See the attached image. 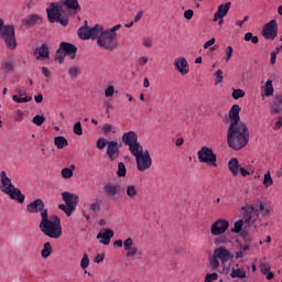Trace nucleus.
Returning <instances> with one entry per match:
<instances>
[{
  "instance_id": "f257e3e1",
  "label": "nucleus",
  "mask_w": 282,
  "mask_h": 282,
  "mask_svg": "<svg viewBox=\"0 0 282 282\" xmlns=\"http://www.w3.org/2000/svg\"><path fill=\"white\" fill-rule=\"evenodd\" d=\"M240 112L239 105L231 106L229 110L230 126L227 130V144L234 151H241L250 142V130H248V124L241 121Z\"/></svg>"
},
{
  "instance_id": "f03ea898",
  "label": "nucleus",
  "mask_w": 282,
  "mask_h": 282,
  "mask_svg": "<svg viewBox=\"0 0 282 282\" xmlns=\"http://www.w3.org/2000/svg\"><path fill=\"white\" fill-rule=\"evenodd\" d=\"M240 217L241 219H238L234 224V228H231V232H235L236 235H239V232L243 230V224L249 228H259L262 224L261 217H259V214H257V209H254V205L252 204H246L241 207Z\"/></svg>"
},
{
  "instance_id": "7ed1b4c3",
  "label": "nucleus",
  "mask_w": 282,
  "mask_h": 282,
  "mask_svg": "<svg viewBox=\"0 0 282 282\" xmlns=\"http://www.w3.org/2000/svg\"><path fill=\"white\" fill-rule=\"evenodd\" d=\"M40 230L45 237H50V239H61L63 237L61 218L56 215L50 217V214L44 212L40 221Z\"/></svg>"
},
{
  "instance_id": "20e7f679",
  "label": "nucleus",
  "mask_w": 282,
  "mask_h": 282,
  "mask_svg": "<svg viewBox=\"0 0 282 282\" xmlns=\"http://www.w3.org/2000/svg\"><path fill=\"white\" fill-rule=\"evenodd\" d=\"M132 155L135 158L137 170L139 173H144V171H149V169L153 166V159L151 158L149 150L141 148L140 150H137V152H133Z\"/></svg>"
},
{
  "instance_id": "39448f33",
  "label": "nucleus",
  "mask_w": 282,
  "mask_h": 282,
  "mask_svg": "<svg viewBox=\"0 0 282 282\" xmlns=\"http://www.w3.org/2000/svg\"><path fill=\"white\" fill-rule=\"evenodd\" d=\"M63 7L59 2H52L51 7L46 9L47 19L50 23H59L63 28H67L69 20L61 13Z\"/></svg>"
},
{
  "instance_id": "423d86ee",
  "label": "nucleus",
  "mask_w": 282,
  "mask_h": 282,
  "mask_svg": "<svg viewBox=\"0 0 282 282\" xmlns=\"http://www.w3.org/2000/svg\"><path fill=\"white\" fill-rule=\"evenodd\" d=\"M0 39L4 41V45L7 50L14 51L17 50V32L14 30V25L12 24H6L1 32H0Z\"/></svg>"
},
{
  "instance_id": "0eeeda50",
  "label": "nucleus",
  "mask_w": 282,
  "mask_h": 282,
  "mask_svg": "<svg viewBox=\"0 0 282 282\" xmlns=\"http://www.w3.org/2000/svg\"><path fill=\"white\" fill-rule=\"evenodd\" d=\"M104 32H105V28L102 26V24H96L94 28H89V26L79 28L77 31V34L79 39H82V41H89V39H91V41H96V40L98 41V37Z\"/></svg>"
},
{
  "instance_id": "6e6552de",
  "label": "nucleus",
  "mask_w": 282,
  "mask_h": 282,
  "mask_svg": "<svg viewBox=\"0 0 282 282\" xmlns=\"http://www.w3.org/2000/svg\"><path fill=\"white\" fill-rule=\"evenodd\" d=\"M97 45L107 52H115V50H118L119 47L118 37H115L110 33H107V31H104L97 39Z\"/></svg>"
},
{
  "instance_id": "1a4fd4ad",
  "label": "nucleus",
  "mask_w": 282,
  "mask_h": 282,
  "mask_svg": "<svg viewBox=\"0 0 282 282\" xmlns=\"http://www.w3.org/2000/svg\"><path fill=\"white\" fill-rule=\"evenodd\" d=\"M197 158L200 164H207L208 166L217 169V154H215L213 148H208L206 145L202 147L197 152Z\"/></svg>"
},
{
  "instance_id": "9d476101",
  "label": "nucleus",
  "mask_w": 282,
  "mask_h": 282,
  "mask_svg": "<svg viewBox=\"0 0 282 282\" xmlns=\"http://www.w3.org/2000/svg\"><path fill=\"white\" fill-rule=\"evenodd\" d=\"M121 141L124 147H128L131 155L142 149V144L138 141V133H135V131L123 133Z\"/></svg>"
},
{
  "instance_id": "9b49d317",
  "label": "nucleus",
  "mask_w": 282,
  "mask_h": 282,
  "mask_svg": "<svg viewBox=\"0 0 282 282\" xmlns=\"http://www.w3.org/2000/svg\"><path fill=\"white\" fill-rule=\"evenodd\" d=\"M228 228H230V221L226 218H218L212 224L210 232L213 237H221L226 235Z\"/></svg>"
},
{
  "instance_id": "f8f14e48",
  "label": "nucleus",
  "mask_w": 282,
  "mask_h": 282,
  "mask_svg": "<svg viewBox=\"0 0 282 282\" xmlns=\"http://www.w3.org/2000/svg\"><path fill=\"white\" fill-rule=\"evenodd\" d=\"M26 210L31 215H37L40 213L41 219H43V214L50 215V210L45 208V203L41 198H36L35 200L29 203L26 205Z\"/></svg>"
},
{
  "instance_id": "ddd939ff",
  "label": "nucleus",
  "mask_w": 282,
  "mask_h": 282,
  "mask_svg": "<svg viewBox=\"0 0 282 282\" xmlns=\"http://www.w3.org/2000/svg\"><path fill=\"white\" fill-rule=\"evenodd\" d=\"M278 34H279V24L276 23V20H271L267 24H264L262 29V36L267 41H274Z\"/></svg>"
},
{
  "instance_id": "4468645a",
  "label": "nucleus",
  "mask_w": 282,
  "mask_h": 282,
  "mask_svg": "<svg viewBox=\"0 0 282 282\" xmlns=\"http://www.w3.org/2000/svg\"><path fill=\"white\" fill-rule=\"evenodd\" d=\"M102 191L106 197L118 199L120 197V185L118 183L108 182L104 184Z\"/></svg>"
},
{
  "instance_id": "2eb2a0df",
  "label": "nucleus",
  "mask_w": 282,
  "mask_h": 282,
  "mask_svg": "<svg viewBox=\"0 0 282 282\" xmlns=\"http://www.w3.org/2000/svg\"><path fill=\"white\" fill-rule=\"evenodd\" d=\"M122 144H118L116 141H109L106 150V155H108L110 162H113L117 158H120V148Z\"/></svg>"
},
{
  "instance_id": "dca6fc26",
  "label": "nucleus",
  "mask_w": 282,
  "mask_h": 282,
  "mask_svg": "<svg viewBox=\"0 0 282 282\" xmlns=\"http://www.w3.org/2000/svg\"><path fill=\"white\" fill-rule=\"evenodd\" d=\"M214 254L221 261V263H228L235 256L226 247H218L215 249Z\"/></svg>"
},
{
  "instance_id": "f3484780",
  "label": "nucleus",
  "mask_w": 282,
  "mask_h": 282,
  "mask_svg": "<svg viewBox=\"0 0 282 282\" xmlns=\"http://www.w3.org/2000/svg\"><path fill=\"white\" fill-rule=\"evenodd\" d=\"M0 177H1V191L2 193H4V195H8L15 186L14 184H12V180H10V177H8V174L6 173V171H2L0 173Z\"/></svg>"
},
{
  "instance_id": "a211bd4d",
  "label": "nucleus",
  "mask_w": 282,
  "mask_h": 282,
  "mask_svg": "<svg viewBox=\"0 0 282 282\" xmlns=\"http://www.w3.org/2000/svg\"><path fill=\"white\" fill-rule=\"evenodd\" d=\"M123 250H126V257H135V254H142V251L138 250V247L133 246V239L128 238L123 241Z\"/></svg>"
},
{
  "instance_id": "6ab92c4d",
  "label": "nucleus",
  "mask_w": 282,
  "mask_h": 282,
  "mask_svg": "<svg viewBox=\"0 0 282 282\" xmlns=\"http://www.w3.org/2000/svg\"><path fill=\"white\" fill-rule=\"evenodd\" d=\"M174 67L182 76H186L188 74L189 68H188V62L186 61L185 57H176L174 59Z\"/></svg>"
},
{
  "instance_id": "aec40b11",
  "label": "nucleus",
  "mask_w": 282,
  "mask_h": 282,
  "mask_svg": "<svg viewBox=\"0 0 282 282\" xmlns=\"http://www.w3.org/2000/svg\"><path fill=\"white\" fill-rule=\"evenodd\" d=\"M34 56L36 61L50 59V46L47 43H44L40 47L35 48Z\"/></svg>"
},
{
  "instance_id": "412c9836",
  "label": "nucleus",
  "mask_w": 282,
  "mask_h": 282,
  "mask_svg": "<svg viewBox=\"0 0 282 282\" xmlns=\"http://www.w3.org/2000/svg\"><path fill=\"white\" fill-rule=\"evenodd\" d=\"M59 46H61V50H63L64 54L66 56H69L72 61L76 58V52H78V47H76V45L67 42H62Z\"/></svg>"
},
{
  "instance_id": "4be33fe9",
  "label": "nucleus",
  "mask_w": 282,
  "mask_h": 282,
  "mask_svg": "<svg viewBox=\"0 0 282 282\" xmlns=\"http://www.w3.org/2000/svg\"><path fill=\"white\" fill-rule=\"evenodd\" d=\"M62 199L63 202H65L66 205L73 206V208H76V206H78V202H80V199L78 198V195L69 192H63Z\"/></svg>"
},
{
  "instance_id": "5701e85b",
  "label": "nucleus",
  "mask_w": 282,
  "mask_h": 282,
  "mask_svg": "<svg viewBox=\"0 0 282 282\" xmlns=\"http://www.w3.org/2000/svg\"><path fill=\"white\" fill-rule=\"evenodd\" d=\"M113 235V230L104 229L97 235V239H100L99 243H102L104 246H109V243H111Z\"/></svg>"
},
{
  "instance_id": "b1692460",
  "label": "nucleus",
  "mask_w": 282,
  "mask_h": 282,
  "mask_svg": "<svg viewBox=\"0 0 282 282\" xmlns=\"http://www.w3.org/2000/svg\"><path fill=\"white\" fill-rule=\"evenodd\" d=\"M230 2L218 6L217 12L214 14V21L217 22L219 19H224L230 12Z\"/></svg>"
},
{
  "instance_id": "393cba45",
  "label": "nucleus",
  "mask_w": 282,
  "mask_h": 282,
  "mask_svg": "<svg viewBox=\"0 0 282 282\" xmlns=\"http://www.w3.org/2000/svg\"><path fill=\"white\" fill-rule=\"evenodd\" d=\"M10 199H13V202H18V204H23L25 202V195L19 189V187L12 188L8 194H7Z\"/></svg>"
},
{
  "instance_id": "a878e982",
  "label": "nucleus",
  "mask_w": 282,
  "mask_h": 282,
  "mask_svg": "<svg viewBox=\"0 0 282 282\" xmlns=\"http://www.w3.org/2000/svg\"><path fill=\"white\" fill-rule=\"evenodd\" d=\"M271 113H281L282 111V94L275 95L271 104Z\"/></svg>"
},
{
  "instance_id": "bb28decb",
  "label": "nucleus",
  "mask_w": 282,
  "mask_h": 282,
  "mask_svg": "<svg viewBox=\"0 0 282 282\" xmlns=\"http://www.w3.org/2000/svg\"><path fill=\"white\" fill-rule=\"evenodd\" d=\"M254 210H257V215L261 218V224H263V217H270V208L265 207L263 203L259 205H253Z\"/></svg>"
},
{
  "instance_id": "cd10ccee",
  "label": "nucleus",
  "mask_w": 282,
  "mask_h": 282,
  "mask_svg": "<svg viewBox=\"0 0 282 282\" xmlns=\"http://www.w3.org/2000/svg\"><path fill=\"white\" fill-rule=\"evenodd\" d=\"M62 8H67L68 10H74L75 12H80V4L78 3V0H62L59 2Z\"/></svg>"
},
{
  "instance_id": "c85d7f7f",
  "label": "nucleus",
  "mask_w": 282,
  "mask_h": 282,
  "mask_svg": "<svg viewBox=\"0 0 282 282\" xmlns=\"http://www.w3.org/2000/svg\"><path fill=\"white\" fill-rule=\"evenodd\" d=\"M261 96H267V98H270V96H274V86L272 85V79H268L265 82V85L262 87Z\"/></svg>"
},
{
  "instance_id": "c756f323",
  "label": "nucleus",
  "mask_w": 282,
  "mask_h": 282,
  "mask_svg": "<svg viewBox=\"0 0 282 282\" xmlns=\"http://www.w3.org/2000/svg\"><path fill=\"white\" fill-rule=\"evenodd\" d=\"M228 169L234 177H237L239 175V160L237 158H232L228 162Z\"/></svg>"
},
{
  "instance_id": "7c9ffc66",
  "label": "nucleus",
  "mask_w": 282,
  "mask_h": 282,
  "mask_svg": "<svg viewBox=\"0 0 282 282\" xmlns=\"http://www.w3.org/2000/svg\"><path fill=\"white\" fill-rule=\"evenodd\" d=\"M40 21L41 18L37 14H31L23 20V24L28 25L29 28H32L36 25V23H39Z\"/></svg>"
},
{
  "instance_id": "2f4dec72",
  "label": "nucleus",
  "mask_w": 282,
  "mask_h": 282,
  "mask_svg": "<svg viewBox=\"0 0 282 282\" xmlns=\"http://www.w3.org/2000/svg\"><path fill=\"white\" fill-rule=\"evenodd\" d=\"M54 144L57 149H65V147L69 145V142L65 137L59 135L54 138Z\"/></svg>"
},
{
  "instance_id": "473e14b6",
  "label": "nucleus",
  "mask_w": 282,
  "mask_h": 282,
  "mask_svg": "<svg viewBox=\"0 0 282 282\" xmlns=\"http://www.w3.org/2000/svg\"><path fill=\"white\" fill-rule=\"evenodd\" d=\"M126 195L129 199H135L138 197V188L135 185H128L126 187Z\"/></svg>"
},
{
  "instance_id": "72a5a7b5",
  "label": "nucleus",
  "mask_w": 282,
  "mask_h": 282,
  "mask_svg": "<svg viewBox=\"0 0 282 282\" xmlns=\"http://www.w3.org/2000/svg\"><path fill=\"white\" fill-rule=\"evenodd\" d=\"M90 210L95 215H98L102 210V199L96 198L94 203L90 204Z\"/></svg>"
},
{
  "instance_id": "f704fd0d",
  "label": "nucleus",
  "mask_w": 282,
  "mask_h": 282,
  "mask_svg": "<svg viewBox=\"0 0 282 282\" xmlns=\"http://www.w3.org/2000/svg\"><path fill=\"white\" fill-rule=\"evenodd\" d=\"M231 279H246V271L241 268L231 269Z\"/></svg>"
},
{
  "instance_id": "c9c22d12",
  "label": "nucleus",
  "mask_w": 282,
  "mask_h": 282,
  "mask_svg": "<svg viewBox=\"0 0 282 282\" xmlns=\"http://www.w3.org/2000/svg\"><path fill=\"white\" fill-rule=\"evenodd\" d=\"M1 69L2 72H4V74H12V72H14V62H3L1 65Z\"/></svg>"
},
{
  "instance_id": "e433bc0d",
  "label": "nucleus",
  "mask_w": 282,
  "mask_h": 282,
  "mask_svg": "<svg viewBox=\"0 0 282 282\" xmlns=\"http://www.w3.org/2000/svg\"><path fill=\"white\" fill-rule=\"evenodd\" d=\"M59 210H63L67 217H72V213L76 210L74 206L67 205V204H59L58 205Z\"/></svg>"
},
{
  "instance_id": "4c0bfd02",
  "label": "nucleus",
  "mask_w": 282,
  "mask_h": 282,
  "mask_svg": "<svg viewBox=\"0 0 282 282\" xmlns=\"http://www.w3.org/2000/svg\"><path fill=\"white\" fill-rule=\"evenodd\" d=\"M52 254V243L45 242L41 251L42 259H47Z\"/></svg>"
},
{
  "instance_id": "58836bf2",
  "label": "nucleus",
  "mask_w": 282,
  "mask_h": 282,
  "mask_svg": "<svg viewBox=\"0 0 282 282\" xmlns=\"http://www.w3.org/2000/svg\"><path fill=\"white\" fill-rule=\"evenodd\" d=\"M74 169H76L75 165H70L69 167H65L62 170V177H64V180H69L70 177H74Z\"/></svg>"
},
{
  "instance_id": "ea45409f",
  "label": "nucleus",
  "mask_w": 282,
  "mask_h": 282,
  "mask_svg": "<svg viewBox=\"0 0 282 282\" xmlns=\"http://www.w3.org/2000/svg\"><path fill=\"white\" fill-rule=\"evenodd\" d=\"M248 250H250V245H240L239 251L236 252V259H243Z\"/></svg>"
},
{
  "instance_id": "a19ab883",
  "label": "nucleus",
  "mask_w": 282,
  "mask_h": 282,
  "mask_svg": "<svg viewBox=\"0 0 282 282\" xmlns=\"http://www.w3.org/2000/svg\"><path fill=\"white\" fill-rule=\"evenodd\" d=\"M262 184H263L264 188H270V186H272L274 184V180H272V174H270V172H267L264 174Z\"/></svg>"
},
{
  "instance_id": "79ce46f5",
  "label": "nucleus",
  "mask_w": 282,
  "mask_h": 282,
  "mask_svg": "<svg viewBox=\"0 0 282 282\" xmlns=\"http://www.w3.org/2000/svg\"><path fill=\"white\" fill-rule=\"evenodd\" d=\"M12 100L13 102H18L19 105H21L23 102H31L32 96L19 97L17 95H13Z\"/></svg>"
},
{
  "instance_id": "37998d69",
  "label": "nucleus",
  "mask_w": 282,
  "mask_h": 282,
  "mask_svg": "<svg viewBox=\"0 0 282 282\" xmlns=\"http://www.w3.org/2000/svg\"><path fill=\"white\" fill-rule=\"evenodd\" d=\"M117 177H127V166L124 163H118Z\"/></svg>"
},
{
  "instance_id": "c03bdc74",
  "label": "nucleus",
  "mask_w": 282,
  "mask_h": 282,
  "mask_svg": "<svg viewBox=\"0 0 282 282\" xmlns=\"http://www.w3.org/2000/svg\"><path fill=\"white\" fill-rule=\"evenodd\" d=\"M122 28V24H116L115 26H112L111 29H107L104 30L105 32H107L108 34H110L111 36H115L116 39H118V30H120Z\"/></svg>"
},
{
  "instance_id": "a18cd8bd",
  "label": "nucleus",
  "mask_w": 282,
  "mask_h": 282,
  "mask_svg": "<svg viewBox=\"0 0 282 282\" xmlns=\"http://www.w3.org/2000/svg\"><path fill=\"white\" fill-rule=\"evenodd\" d=\"M65 51H63L59 45V47L56 51L55 61H58L59 64H63V62L65 61Z\"/></svg>"
},
{
  "instance_id": "49530a36",
  "label": "nucleus",
  "mask_w": 282,
  "mask_h": 282,
  "mask_svg": "<svg viewBox=\"0 0 282 282\" xmlns=\"http://www.w3.org/2000/svg\"><path fill=\"white\" fill-rule=\"evenodd\" d=\"M32 122L33 124H36V127H41L45 122V116L37 115L32 119Z\"/></svg>"
},
{
  "instance_id": "de8ad7c7",
  "label": "nucleus",
  "mask_w": 282,
  "mask_h": 282,
  "mask_svg": "<svg viewBox=\"0 0 282 282\" xmlns=\"http://www.w3.org/2000/svg\"><path fill=\"white\" fill-rule=\"evenodd\" d=\"M215 85H219V83H224V70L218 69L215 74Z\"/></svg>"
},
{
  "instance_id": "09e8293b",
  "label": "nucleus",
  "mask_w": 282,
  "mask_h": 282,
  "mask_svg": "<svg viewBox=\"0 0 282 282\" xmlns=\"http://www.w3.org/2000/svg\"><path fill=\"white\" fill-rule=\"evenodd\" d=\"M80 268L83 270H87V268H89V256L87 253H84L82 258Z\"/></svg>"
},
{
  "instance_id": "8fccbe9b",
  "label": "nucleus",
  "mask_w": 282,
  "mask_h": 282,
  "mask_svg": "<svg viewBox=\"0 0 282 282\" xmlns=\"http://www.w3.org/2000/svg\"><path fill=\"white\" fill-rule=\"evenodd\" d=\"M73 132L75 135H83V126L80 121H77L73 127Z\"/></svg>"
},
{
  "instance_id": "3c124183",
  "label": "nucleus",
  "mask_w": 282,
  "mask_h": 282,
  "mask_svg": "<svg viewBox=\"0 0 282 282\" xmlns=\"http://www.w3.org/2000/svg\"><path fill=\"white\" fill-rule=\"evenodd\" d=\"M209 265L213 270H217V268H219V258L214 254L209 261Z\"/></svg>"
},
{
  "instance_id": "603ef678",
  "label": "nucleus",
  "mask_w": 282,
  "mask_h": 282,
  "mask_svg": "<svg viewBox=\"0 0 282 282\" xmlns=\"http://www.w3.org/2000/svg\"><path fill=\"white\" fill-rule=\"evenodd\" d=\"M232 98L234 100H239V98H243V96H246V91L241 90V89H235L232 91Z\"/></svg>"
},
{
  "instance_id": "864d4df0",
  "label": "nucleus",
  "mask_w": 282,
  "mask_h": 282,
  "mask_svg": "<svg viewBox=\"0 0 282 282\" xmlns=\"http://www.w3.org/2000/svg\"><path fill=\"white\" fill-rule=\"evenodd\" d=\"M113 94H116V88L113 87V85H109V86L105 89V96H106V98H112Z\"/></svg>"
},
{
  "instance_id": "5fc2aeb1",
  "label": "nucleus",
  "mask_w": 282,
  "mask_h": 282,
  "mask_svg": "<svg viewBox=\"0 0 282 282\" xmlns=\"http://www.w3.org/2000/svg\"><path fill=\"white\" fill-rule=\"evenodd\" d=\"M109 145V141H107L106 139H98L97 140V149H99V151H102V149H105V147Z\"/></svg>"
},
{
  "instance_id": "6e6d98bb",
  "label": "nucleus",
  "mask_w": 282,
  "mask_h": 282,
  "mask_svg": "<svg viewBox=\"0 0 282 282\" xmlns=\"http://www.w3.org/2000/svg\"><path fill=\"white\" fill-rule=\"evenodd\" d=\"M68 74H69V76H72V78H76V76H78V74H80V69L78 68V66H72L68 69Z\"/></svg>"
},
{
  "instance_id": "4d7b16f0",
  "label": "nucleus",
  "mask_w": 282,
  "mask_h": 282,
  "mask_svg": "<svg viewBox=\"0 0 282 282\" xmlns=\"http://www.w3.org/2000/svg\"><path fill=\"white\" fill-rule=\"evenodd\" d=\"M232 52H234L232 46H227L225 48V54H226L225 61H226V63H228V61H230V58H232Z\"/></svg>"
},
{
  "instance_id": "13d9d810",
  "label": "nucleus",
  "mask_w": 282,
  "mask_h": 282,
  "mask_svg": "<svg viewBox=\"0 0 282 282\" xmlns=\"http://www.w3.org/2000/svg\"><path fill=\"white\" fill-rule=\"evenodd\" d=\"M24 116L25 113L22 110H17L14 116L15 122H23Z\"/></svg>"
},
{
  "instance_id": "bf43d9fd",
  "label": "nucleus",
  "mask_w": 282,
  "mask_h": 282,
  "mask_svg": "<svg viewBox=\"0 0 282 282\" xmlns=\"http://www.w3.org/2000/svg\"><path fill=\"white\" fill-rule=\"evenodd\" d=\"M226 241H228L226 236H219L218 238L215 239L214 243L215 246H221V243H226Z\"/></svg>"
},
{
  "instance_id": "052dcab7",
  "label": "nucleus",
  "mask_w": 282,
  "mask_h": 282,
  "mask_svg": "<svg viewBox=\"0 0 282 282\" xmlns=\"http://www.w3.org/2000/svg\"><path fill=\"white\" fill-rule=\"evenodd\" d=\"M218 279V274L217 273H212V274H207L205 276V282H213V281H217Z\"/></svg>"
},
{
  "instance_id": "680f3d73",
  "label": "nucleus",
  "mask_w": 282,
  "mask_h": 282,
  "mask_svg": "<svg viewBox=\"0 0 282 282\" xmlns=\"http://www.w3.org/2000/svg\"><path fill=\"white\" fill-rule=\"evenodd\" d=\"M111 131H113V126L112 124H110V123H105L104 126H102V132L104 133H111Z\"/></svg>"
},
{
  "instance_id": "e2e57ef3",
  "label": "nucleus",
  "mask_w": 282,
  "mask_h": 282,
  "mask_svg": "<svg viewBox=\"0 0 282 282\" xmlns=\"http://www.w3.org/2000/svg\"><path fill=\"white\" fill-rule=\"evenodd\" d=\"M241 236L243 237V239H245V243L248 246V243H251V241H252V237H250V236H248V232H246V231H242L241 232Z\"/></svg>"
},
{
  "instance_id": "0e129e2a",
  "label": "nucleus",
  "mask_w": 282,
  "mask_h": 282,
  "mask_svg": "<svg viewBox=\"0 0 282 282\" xmlns=\"http://www.w3.org/2000/svg\"><path fill=\"white\" fill-rule=\"evenodd\" d=\"M195 12H193V10L188 9L184 12V18L187 19L188 21H191V19H193Z\"/></svg>"
},
{
  "instance_id": "69168bd1",
  "label": "nucleus",
  "mask_w": 282,
  "mask_h": 282,
  "mask_svg": "<svg viewBox=\"0 0 282 282\" xmlns=\"http://www.w3.org/2000/svg\"><path fill=\"white\" fill-rule=\"evenodd\" d=\"M143 45H144L145 47H148V48L153 47V39L148 37V39L143 40Z\"/></svg>"
},
{
  "instance_id": "338daca9",
  "label": "nucleus",
  "mask_w": 282,
  "mask_h": 282,
  "mask_svg": "<svg viewBox=\"0 0 282 282\" xmlns=\"http://www.w3.org/2000/svg\"><path fill=\"white\" fill-rule=\"evenodd\" d=\"M147 63H149V57L148 56H141L139 58V65L140 67H144V65H147Z\"/></svg>"
},
{
  "instance_id": "774afa93",
  "label": "nucleus",
  "mask_w": 282,
  "mask_h": 282,
  "mask_svg": "<svg viewBox=\"0 0 282 282\" xmlns=\"http://www.w3.org/2000/svg\"><path fill=\"white\" fill-rule=\"evenodd\" d=\"M281 127H282V117H280L274 124L275 131H279V129H281Z\"/></svg>"
}]
</instances>
